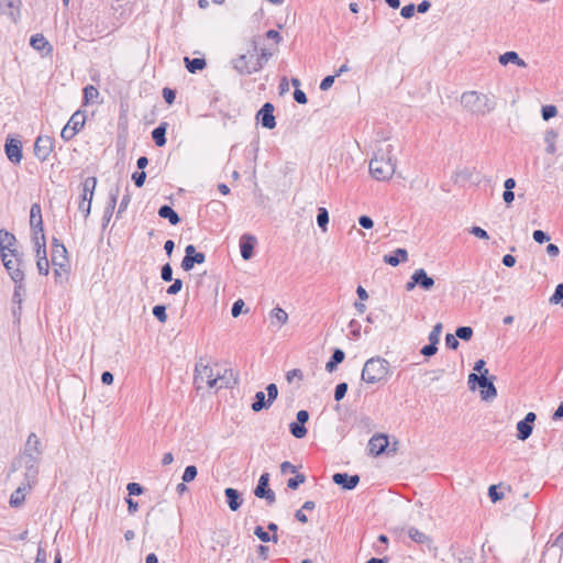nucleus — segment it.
<instances>
[{"label":"nucleus","instance_id":"f257e3e1","mask_svg":"<svg viewBox=\"0 0 563 563\" xmlns=\"http://www.w3.org/2000/svg\"><path fill=\"white\" fill-rule=\"evenodd\" d=\"M389 363L383 357H372L364 364L362 379L367 384L387 380L389 376Z\"/></svg>","mask_w":563,"mask_h":563},{"label":"nucleus","instance_id":"f03ea898","mask_svg":"<svg viewBox=\"0 0 563 563\" xmlns=\"http://www.w3.org/2000/svg\"><path fill=\"white\" fill-rule=\"evenodd\" d=\"M462 106L476 114H486L494 110L495 102L488 96L477 91H466L461 97Z\"/></svg>","mask_w":563,"mask_h":563},{"label":"nucleus","instance_id":"7ed1b4c3","mask_svg":"<svg viewBox=\"0 0 563 563\" xmlns=\"http://www.w3.org/2000/svg\"><path fill=\"white\" fill-rule=\"evenodd\" d=\"M40 462L31 455L29 457L18 456L12 462V470L24 468V482L27 483V486H34L37 483Z\"/></svg>","mask_w":563,"mask_h":563},{"label":"nucleus","instance_id":"20e7f679","mask_svg":"<svg viewBox=\"0 0 563 563\" xmlns=\"http://www.w3.org/2000/svg\"><path fill=\"white\" fill-rule=\"evenodd\" d=\"M395 169L396 165L390 156H388L387 158H385L384 156H375L369 162V172L372 176L377 180L389 179L394 175Z\"/></svg>","mask_w":563,"mask_h":563},{"label":"nucleus","instance_id":"39448f33","mask_svg":"<svg viewBox=\"0 0 563 563\" xmlns=\"http://www.w3.org/2000/svg\"><path fill=\"white\" fill-rule=\"evenodd\" d=\"M220 379V373L213 372V368L210 367L208 364H205L202 360H200L196 364L195 368V383H206L209 388H214L218 386Z\"/></svg>","mask_w":563,"mask_h":563},{"label":"nucleus","instance_id":"423d86ee","mask_svg":"<svg viewBox=\"0 0 563 563\" xmlns=\"http://www.w3.org/2000/svg\"><path fill=\"white\" fill-rule=\"evenodd\" d=\"M52 264L53 266L59 267L64 273H67L68 257L65 245L56 238L52 241Z\"/></svg>","mask_w":563,"mask_h":563},{"label":"nucleus","instance_id":"0eeeda50","mask_svg":"<svg viewBox=\"0 0 563 563\" xmlns=\"http://www.w3.org/2000/svg\"><path fill=\"white\" fill-rule=\"evenodd\" d=\"M54 147V140L47 135H40L34 143V155L41 162H45Z\"/></svg>","mask_w":563,"mask_h":563},{"label":"nucleus","instance_id":"6e6552de","mask_svg":"<svg viewBox=\"0 0 563 563\" xmlns=\"http://www.w3.org/2000/svg\"><path fill=\"white\" fill-rule=\"evenodd\" d=\"M234 69L241 75H250L263 68L261 60L251 62L245 54L233 60Z\"/></svg>","mask_w":563,"mask_h":563},{"label":"nucleus","instance_id":"1a4fd4ad","mask_svg":"<svg viewBox=\"0 0 563 563\" xmlns=\"http://www.w3.org/2000/svg\"><path fill=\"white\" fill-rule=\"evenodd\" d=\"M206 261V255L202 252H197L192 244H189L185 249V256L181 261V268L185 272H189L196 264H202Z\"/></svg>","mask_w":563,"mask_h":563},{"label":"nucleus","instance_id":"9d476101","mask_svg":"<svg viewBox=\"0 0 563 563\" xmlns=\"http://www.w3.org/2000/svg\"><path fill=\"white\" fill-rule=\"evenodd\" d=\"M269 474L267 472L260 476L257 486L254 489V495L257 498L266 499L268 505H273L276 500L275 493L268 487Z\"/></svg>","mask_w":563,"mask_h":563},{"label":"nucleus","instance_id":"9b49d317","mask_svg":"<svg viewBox=\"0 0 563 563\" xmlns=\"http://www.w3.org/2000/svg\"><path fill=\"white\" fill-rule=\"evenodd\" d=\"M42 454H43V449H42V443H41L40 438L33 432L30 433L26 439L24 450L22 451V453L19 456H27L29 457V455H31L35 460L41 461Z\"/></svg>","mask_w":563,"mask_h":563},{"label":"nucleus","instance_id":"f8f14e48","mask_svg":"<svg viewBox=\"0 0 563 563\" xmlns=\"http://www.w3.org/2000/svg\"><path fill=\"white\" fill-rule=\"evenodd\" d=\"M16 239L14 234L10 233L9 231L1 229L0 230V255L7 254L5 251L10 253L11 256L16 258L18 262H20V253L16 249L13 247L15 244Z\"/></svg>","mask_w":563,"mask_h":563},{"label":"nucleus","instance_id":"ddd939ff","mask_svg":"<svg viewBox=\"0 0 563 563\" xmlns=\"http://www.w3.org/2000/svg\"><path fill=\"white\" fill-rule=\"evenodd\" d=\"M256 120L262 124L263 128L273 130L276 126L273 103L265 102L256 113Z\"/></svg>","mask_w":563,"mask_h":563},{"label":"nucleus","instance_id":"4468645a","mask_svg":"<svg viewBox=\"0 0 563 563\" xmlns=\"http://www.w3.org/2000/svg\"><path fill=\"white\" fill-rule=\"evenodd\" d=\"M309 420V412L307 410H299L296 415V421L289 424V431L296 439H302L307 435V428L305 423Z\"/></svg>","mask_w":563,"mask_h":563},{"label":"nucleus","instance_id":"2eb2a0df","mask_svg":"<svg viewBox=\"0 0 563 563\" xmlns=\"http://www.w3.org/2000/svg\"><path fill=\"white\" fill-rule=\"evenodd\" d=\"M1 261H2L5 269L8 271L11 279L14 283H20V282L24 280V273L20 268L21 263H22V254H20V262H18L16 260L13 261V260L8 258V254H1Z\"/></svg>","mask_w":563,"mask_h":563},{"label":"nucleus","instance_id":"dca6fc26","mask_svg":"<svg viewBox=\"0 0 563 563\" xmlns=\"http://www.w3.org/2000/svg\"><path fill=\"white\" fill-rule=\"evenodd\" d=\"M537 419V415L532 411L528 412L526 417L517 423V439L526 441L533 431V423Z\"/></svg>","mask_w":563,"mask_h":563},{"label":"nucleus","instance_id":"f3484780","mask_svg":"<svg viewBox=\"0 0 563 563\" xmlns=\"http://www.w3.org/2000/svg\"><path fill=\"white\" fill-rule=\"evenodd\" d=\"M8 159L13 164H20L22 159V143L18 139L8 137L4 144Z\"/></svg>","mask_w":563,"mask_h":563},{"label":"nucleus","instance_id":"a211bd4d","mask_svg":"<svg viewBox=\"0 0 563 563\" xmlns=\"http://www.w3.org/2000/svg\"><path fill=\"white\" fill-rule=\"evenodd\" d=\"M332 481L343 489L352 490L358 485L360 476L356 474L350 475L347 473H335L332 476Z\"/></svg>","mask_w":563,"mask_h":563},{"label":"nucleus","instance_id":"6ab92c4d","mask_svg":"<svg viewBox=\"0 0 563 563\" xmlns=\"http://www.w3.org/2000/svg\"><path fill=\"white\" fill-rule=\"evenodd\" d=\"M388 444V437L383 433H377L369 439L368 449L373 455L378 456L386 451Z\"/></svg>","mask_w":563,"mask_h":563},{"label":"nucleus","instance_id":"aec40b11","mask_svg":"<svg viewBox=\"0 0 563 563\" xmlns=\"http://www.w3.org/2000/svg\"><path fill=\"white\" fill-rule=\"evenodd\" d=\"M256 239L251 234H243L240 239V252L243 260L252 258Z\"/></svg>","mask_w":563,"mask_h":563},{"label":"nucleus","instance_id":"412c9836","mask_svg":"<svg viewBox=\"0 0 563 563\" xmlns=\"http://www.w3.org/2000/svg\"><path fill=\"white\" fill-rule=\"evenodd\" d=\"M494 378L495 377L487 378L486 376L483 375V379L481 380L478 386L481 388V395L484 400H489L497 396V389L493 382Z\"/></svg>","mask_w":563,"mask_h":563},{"label":"nucleus","instance_id":"4be33fe9","mask_svg":"<svg viewBox=\"0 0 563 563\" xmlns=\"http://www.w3.org/2000/svg\"><path fill=\"white\" fill-rule=\"evenodd\" d=\"M408 536L413 542L421 544V545H426L429 550L433 549L432 539L424 532H421L420 530H418L417 528L410 527L408 529Z\"/></svg>","mask_w":563,"mask_h":563},{"label":"nucleus","instance_id":"5701e85b","mask_svg":"<svg viewBox=\"0 0 563 563\" xmlns=\"http://www.w3.org/2000/svg\"><path fill=\"white\" fill-rule=\"evenodd\" d=\"M224 496L227 498V504L232 511H236L241 507L243 499L238 489L228 487L224 489Z\"/></svg>","mask_w":563,"mask_h":563},{"label":"nucleus","instance_id":"b1692460","mask_svg":"<svg viewBox=\"0 0 563 563\" xmlns=\"http://www.w3.org/2000/svg\"><path fill=\"white\" fill-rule=\"evenodd\" d=\"M81 186H82L81 201H87V202L91 203L93 194H95V189L97 186V178L93 176L87 177L82 181Z\"/></svg>","mask_w":563,"mask_h":563},{"label":"nucleus","instance_id":"393cba45","mask_svg":"<svg viewBox=\"0 0 563 563\" xmlns=\"http://www.w3.org/2000/svg\"><path fill=\"white\" fill-rule=\"evenodd\" d=\"M408 260V252L405 249H396L393 253L386 254L383 261L390 266H397Z\"/></svg>","mask_w":563,"mask_h":563},{"label":"nucleus","instance_id":"a878e982","mask_svg":"<svg viewBox=\"0 0 563 563\" xmlns=\"http://www.w3.org/2000/svg\"><path fill=\"white\" fill-rule=\"evenodd\" d=\"M33 486H27V483L23 482L11 495L10 497V506L19 507L23 504L25 499V494L27 490L32 489Z\"/></svg>","mask_w":563,"mask_h":563},{"label":"nucleus","instance_id":"bb28decb","mask_svg":"<svg viewBox=\"0 0 563 563\" xmlns=\"http://www.w3.org/2000/svg\"><path fill=\"white\" fill-rule=\"evenodd\" d=\"M30 225L32 230L43 231V220L41 207L38 203H33L30 210Z\"/></svg>","mask_w":563,"mask_h":563},{"label":"nucleus","instance_id":"cd10ccee","mask_svg":"<svg viewBox=\"0 0 563 563\" xmlns=\"http://www.w3.org/2000/svg\"><path fill=\"white\" fill-rule=\"evenodd\" d=\"M417 284L423 290H430L434 286V279L428 276L427 272L423 268H418L413 272Z\"/></svg>","mask_w":563,"mask_h":563},{"label":"nucleus","instance_id":"c85d7f7f","mask_svg":"<svg viewBox=\"0 0 563 563\" xmlns=\"http://www.w3.org/2000/svg\"><path fill=\"white\" fill-rule=\"evenodd\" d=\"M20 4V0H0V12L15 19Z\"/></svg>","mask_w":563,"mask_h":563},{"label":"nucleus","instance_id":"c756f323","mask_svg":"<svg viewBox=\"0 0 563 563\" xmlns=\"http://www.w3.org/2000/svg\"><path fill=\"white\" fill-rule=\"evenodd\" d=\"M499 63L504 66L508 65L509 63L516 64L519 67H527V63L519 57L518 53L514 51L506 52L501 54L498 58Z\"/></svg>","mask_w":563,"mask_h":563},{"label":"nucleus","instance_id":"7c9ffc66","mask_svg":"<svg viewBox=\"0 0 563 563\" xmlns=\"http://www.w3.org/2000/svg\"><path fill=\"white\" fill-rule=\"evenodd\" d=\"M157 213L161 218L167 219L173 225H176L180 222L178 213L168 205H163L159 207Z\"/></svg>","mask_w":563,"mask_h":563},{"label":"nucleus","instance_id":"2f4dec72","mask_svg":"<svg viewBox=\"0 0 563 563\" xmlns=\"http://www.w3.org/2000/svg\"><path fill=\"white\" fill-rule=\"evenodd\" d=\"M167 126L168 124L166 122H162L152 131V139L158 147L166 144Z\"/></svg>","mask_w":563,"mask_h":563},{"label":"nucleus","instance_id":"473e14b6","mask_svg":"<svg viewBox=\"0 0 563 563\" xmlns=\"http://www.w3.org/2000/svg\"><path fill=\"white\" fill-rule=\"evenodd\" d=\"M14 292H13V296H12V301L13 303H16L18 305V309H13V316L16 317L18 314L21 313V305H22V301H23V295L25 292V288H24V285H23V282H20V283H14Z\"/></svg>","mask_w":563,"mask_h":563},{"label":"nucleus","instance_id":"72a5a7b5","mask_svg":"<svg viewBox=\"0 0 563 563\" xmlns=\"http://www.w3.org/2000/svg\"><path fill=\"white\" fill-rule=\"evenodd\" d=\"M30 45L38 52H43L44 49H47V53L52 52V45L48 43V41L45 38L43 34L32 35L30 40Z\"/></svg>","mask_w":563,"mask_h":563},{"label":"nucleus","instance_id":"f704fd0d","mask_svg":"<svg viewBox=\"0 0 563 563\" xmlns=\"http://www.w3.org/2000/svg\"><path fill=\"white\" fill-rule=\"evenodd\" d=\"M344 357H345L344 351L341 349H335L333 351L330 360L325 364V369L329 373H332L336 368V366L344 361Z\"/></svg>","mask_w":563,"mask_h":563},{"label":"nucleus","instance_id":"c9c22d12","mask_svg":"<svg viewBox=\"0 0 563 563\" xmlns=\"http://www.w3.org/2000/svg\"><path fill=\"white\" fill-rule=\"evenodd\" d=\"M184 62H185V66H186L187 70L189 73H191V74H195L198 70H202L207 66V63H206L205 58H198V57L189 58V57H185Z\"/></svg>","mask_w":563,"mask_h":563},{"label":"nucleus","instance_id":"e433bc0d","mask_svg":"<svg viewBox=\"0 0 563 563\" xmlns=\"http://www.w3.org/2000/svg\"><path fill=\"white\" fill-rule=\"evenodd\" d=\"M85 121H86V115L85 113H82L81 111H76L69 119V121L67 122V124H70V129H73V131H75L76 133H78L84 124H85Z\"/></svg>","mask_w":563,"mask_h":563},{"label":"nucleus","instance_id":"4c0bfd02","mask_svg":"<svg viewBox=\"0 0 563 563\" xmlns=\"http://www.w3.org/2000/svg\"><path fill=\"white\" fill-rule=\"evenodd\" d=\"M271 405L268 404L267 399L265 398V394L263 391H257L254 396V401L251 406L252 410L255 412H258L263 409L269 408Z\"/></svg>","mask_w":563,"mask_h":563},{"label":"nucleus","instance_id":"58836bf2","mask_svg":"<svg viewBox=\"0 0 563 563\" xmlns=\"http://www.w3.org/2000/svg\"><path fill=\"white\" fill-rule=\"evenodd\" d=\"M254 534L262 541V542H278V536L276 533H273L272 536L266 532L262 526H256L254 528Z\"/></svg>","mask_w":563,"mask_h":563},{"label":"nucleus","instance_id":"ea45409f","mask_svg":"<svg viewBox=\"0 0 563 563\" xmlns=\"http://www.w3.org/2000/svg\"><path fill=\"white\" fill-rule=\"evenodd\" d=\"M317 223L323 232H327L329 224V212L324 207L318 208Z\"/></svg>","mask_w":563,"mask_h":563},{"label":"nucleus","instance_id":"a19ab883","mask_svg":"<svg viewBox=\"0 0 563 563\" xmlns=\"http://www.w3.org/2000/svg\"><path fill=\"white\" fill-rule=\"evenodd\" d=\"M558 137V133L554 130H549L545 133L544 141L547 143V153L548 154H554L556 151L555 141Z\"/></svg>","mask_w":563,"mask_h":563},{"label":"nucleus","instance_id":"79ce46f5","mask_svg":"<svg viewBox=\"0 0 563 563\" xmlns=\"http://www.w3.org/2000/svg\"><path fill=\"white\" fill-rule=\"evenodd\" d=\"M32 242L34 244V250H42L46 247V238L44 234V230L40 232L38 230H32Z\"/></svg>","mask_w":563,"mask_h":563},{"label":"nucleus","instance_id":"37998d69","mask_svg":"<svg viewBox=\"0 0 563 563\" xmlns=\"http://www.w3.org/2000/svg\"><path fill=\"white\" fill-rule=\"evenodd\" d=\"M271 317L275 319L279 324H285L288 320L287 312L279 307H276L272 310Z\"/></svg>","mask_w":563,"mask_h":563},{"label":"nucleus","instance_id":"c03bdc74","mask_svg":"<svg viewBox=\"0 0 563 563\" xmlns=\"http://www.w3.org/2000/svg\"><path fill=\"white\" fill-rule=\"evenodd\" d=\"M442 330L443 325L441 322L434 324L431 332L429 333V342L439 344Z\"/></svg>","mask_w":563,"mask_h":563},{"label":"nucleus","instance_id":"a18cd8bd","mask_svg":"<svg viewBox=\"0 0 563 563\" xmlns=\"http://www.w3.org/2000/svg\"><path fill=\"white\" fill-rule=\"evenodd\" d=\"M455 335L457 336V339H461L463 341H468L473 336V329L471 327H466V325L459 327L455 330Z\"/></svg>","mask_w":563,"mask_h":563},{"label":"nucleus","instance_id":"49530a36","mask_svg":"<svg viewBox=\"0 0 563 563\" xmlns=\"http://www.w3.org/2000/svg\"><path fill=\"white\" fill-rule=\"evenodd\" d=\"M99 91L96 87L92 85H88L84 88V98L86 103L93 101L96 98H98Z\"/></svg>","mask_w":563,"mask_h":563},{"label":"nucleus","instance_id":"de8ad7c7","mask_svg":"<svg viewBox=\"0 0 563 563\" xmlns=\"http://www.w3.org/2000/svg\"><path fill=\"white\" fill-rule=\"evenodd\" d=\"M558 114V109L553 104L543 106L541 109V115L544 121H549Z\"/></svg>","mask_w":563,"mask_h":563},{"label":"nucleus","instance_id":"09e8293b","mask_svg":"<svg viewBox=\"0 0 563 563\" xmlns=\"http://www.w3.org/2000/svg\"><path fill=\"white\" fill-rule=\"evenodd\" d=\"M197 473H198V471L195 465H188L184 471L183 482L189 483V482L194 481L197 476Z\"/></svg>","mask_w":563,"mask_h":563},{"label":"nucleus","instance_id":"8fccbe9b","mask_svg":"<svg viewBox=\"0 0 563 563\" xmlns=\"http://www.w3.org/2000/svg\"><path fill=\"white\" fill-rule=\"evenodd\" d=\"M153 314L159 322H166L167 320L166 307L164 305L154 306Z\"/></svg>","mask_w":563,"mask_h":563},{"label":"nucleus","instance_id":"3c124183","mask_svg":"<svg viewBox=\"0 0 563 563\" xmlns=\"http://www.w3.org/2000/svg\"><path fill=\"white\" fill-rule=\"evenodd\" d=\"M306 476L301 473L296 474L295 477H291L287 481V487L290 489H297L298 486L305 483Z\"/></svg>","mask_w":563,"mask_h":563},{"label":"nucleus","instance_id":"603ef678","mask_svg":"<svg viewBox=\"0 0 563 563\" xmlns=\"http://www.w3.org/2000/svg\"><path fill=\"white\" fill-rule=\"evenodd\" d=\"M550 302L555 305L561 302L563 307V284H559L555 287L554 294L550 298Z\"/></svg>","mask_w":563,"mask_h":563},{"label":"nucleus","instance_id":"864d4df0","mask_svg":"<svg viewBox=\"0 0 563 563\" xmlns=\"http://www.w3.org/2000/svg\"><path fill=\"white\" fill-rule=\"evenodd\" d=\"M161 278L164 282H172L173 280V267L169 263H166L161 268Z\"/></svg>","mask_w":563,"mask_h":563},{"label":"nucleus","instance_id":"5fc2aeb1","mask_svg":"<svg viewBox=\"0 0 563 563\" xmlns=\"http://www.w3.org/2000/svg\"><path fill=\"white\" fill-rule=\"evenodd\" d=\"M346 391H347V384L346 383L338 384L335 386V389H334V399L336 401L342 400L345 397Z\"/></svg>","mask_w":563,"mask_h":563},{"label":"nucleus","instance_id":"6e6d98bb","mask_svg":"<svg viewBox=\"0 0 563 563\" xmlns=\"http://www.w3.org/2000/svg\"><path fill=\"white\" fill-rule=\"evenodd\" d=\"M266 391H267V401L269 405H272L278 396V388H277L276 384H274V383L268 384L266 387Z\"/></svg>","mask_w":563,"mask_h":563},{"label":"nucleus","instance_id":"4d7b16f0","mask_svg":"<svg viewBox=\"0 0 563 563\" xmlns=\"http://www.w3.org/2000/svg\"><path fill=\"white\" fill-rule=\"evenodd\" d=\"M445 345L448 349L456 350L460 345L457 336L455 334L448 333L445 335Z\"/></svg>","mask_w":563,"mask_h":563},{"label":"nucleus","instance_id":"13d9d810","mask_svg":"<svg viewBox=\"0 0 563 563\" xmlns=\"http://www.w3.org/2000/svg\"><path fill=\"white\" fill-rule=\"evenodd\" d=\"M119 192H120L119 186H115L113 189H111L110 195H109V202L107 206L108 208H110V210H114Z\"/></svg>","mask_w":563,"mask_h":563},{"label":"nucleus","instance_id":"bf43d9fd","mask_svg":"<svg viewBox=\"0 0 563 563\" xmlns=\"http://www.w3.org/2000/svg\"><path fill=\"white\" fill-rule=\"evenodd\" d=\"M437 352H438V344L431 343V342H429V344L424 345L420 351V353L427 357L434 355Z\"/></svg>","mask_w":563,"mask_h":563},{"label":"nucleus","instance_id":"052dcab7","mask_svg":"<svg viewBox=\"0 0 563 563\" xmlns=\"http://www.w3.org/2000/svg\"><path fill=\"white\" fill-rule=\"evenodd\" d=\"M145 179H146V173L143 170L135 172L132 174V180L134 181L135 186L139 188H141L144 185Z\"/></svg>","mask_w":563,"mask_h":563},{"label":"nucleus","instance_id":"680f3d73","mask_svg":"<svg viewBox=\"0 0 563 563\" xmlns=\"http://www.w3.org/2000/svg\"><path fill=\"white\" fill-rule=\"evenodd\" d=\"M532 236H533V240L539 244L545 243L550 240V235L542 230H536L533 232Z\"/></svg>","mask_w":563,"mask_h":563},{"label":"nucleus","instance_id":"e2e57ef3","mask_svg":"<svg viewBox=\"0 0 563 563\" xmlns=\"http://www.w3.org/2000/svg\"><path fill=\"white\" fill-rule=\"evenodd\" d=\"M126 489L130 496H139L143 493V487L139 483H129Z\"/></svg>","mask_w":563,"mask_h":563},{"label":"nucleus","instance_id":"0e129e2a","mask_svg":"<svg viewBox=\"0 0 563 563\" xmlns=\"http://www.w3.org/2000/svg\"><path fill=\"white\" fill-rule=\"evenodd\" d=\"M244 301L242 299H238L233 302L231 308V314L232 317L236 318L242 313V309L244 307Z\"/></svg>","mask_w":563,"mask_h":563},{"label":"nucleus","instance_id":"69168bd1","mask_svg":"<svg viewBox=\"0 0 563 563\" xmlns=\"http://www.w3.org/2000/svg\"><path fill=\"white\" fill-rule=\"evenodd\" d=\"M36 267L41 275H48L49 272V263L48 260H37Z\"/></svg>","mask_w":563,"mask_h":563},{"label":"nucleus","instance_id":"338daca9","mask_svg":"<svg viewBox=\"0 0 563 563\" xmlns=\"http://www.w3.org/2000/svg\"><path fill=\"white\" fill-rule=\"evenodd\" d=\"M470 232L475 235L476 238L478 239H482V240H488L489 239V235L488 233L486 232V230H484L483 228L481 227H472Z\"/></svg>","mask_w":563,"mask_h":563},{"label":"nucleus","instance_id":"774afa93","mask_svg":"<svg viewBox=\"0 0 563 563\" xmlns=\"http://www.w3.org/2000/svg\"><path fill=\"white\" fill-rule=\"evenodd\" d=\"M416 11V5L413 3L407 4L401 8L400 14L405 19H410L413 16Z\"/></svg>","mask_w":563,"mask_h":563}]
</instances>
